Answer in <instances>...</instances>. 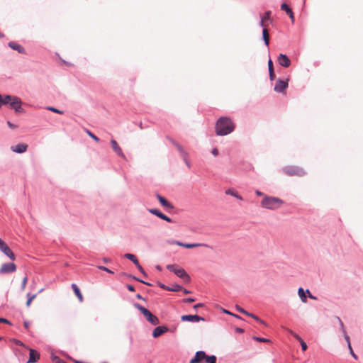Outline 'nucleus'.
<instances>
[{
    "label": "nucleus",
    "mask_w": 363,
    "mask_h": 363,
    "mask_svg": "<svg viewBox=\"0 0 363 363\" xmlns=\"http://www.w3.org/2000/svg\"><path fill=\"white\" fill-rule=\"evenodd\" d=\"M235 125L232 120L228 117H220L216 124V133L218 135H226L232 133Z\"/></svg>",
    "instance_id": "1"
},
{
    "label": "nucleus",
    "mask_w": 363,
    "mask_h": 363,
    "mask_svg": "<svg viewBox=\"0 0 363 363\" xmlns=\"http://www.w3.org/2000/svg\"><path fill=\"white\" fill-rule=\"evenodd\" d=\"M284 201L274 196L264 195L261 201V206L269 210H275L284 204Z\"/></svg>",
    "instance_id": "2"
},
{
    "label": "nucleus",
    "mask_w": 363,
    "mask_h": 363,
    "mask_svg": "<svg viewBox=\"0 0 363 363\" xmlns=\"http://www.w3.org/2000/svg\"><path fill=\"white\" fill-rule=\"evenodd\" d=\"M135 307L137 308L143 313L146 320L151 324L153 325L159 324L160 321L158 318L153 315L149 310L138 303H135Z\"/></svg>",
    "instance_id": "3"
},
{
    "label": "nucleus",
    "mask_w": 363,
    "mask_h": 363,
    "mask_svg": "<svg viewBox=\"0 0 363 363\" xmlns=\"http://www.w3.org/2000/svg\"><path fill=\"white\" fill-rule=\"evenodd\" d=\"M167 268L171 272H173L177 277L182 279L184 282L189 283L191 281L190 277L184 269L174 264H169L167 266Z\"/></svg>",
    "instance_id": "4"
},
{
    "label": "nucleus",
    "mask_w": 363,
    "mask_h": 363,
    "mask_svg": "<svg viewBox=\"0 0 363 363\" xmlns=\"http://www.w3.org/2000/svg\"><path fill=\"white\" fill-rule=\"evenodd\" d=\"M284 172L289 176L301 177L305 174V172L302 168L294 166L286 167L283 169Z\"/></svg>",
    "instance_id": "5"
},
{
    "label": "nucleus",
    "mask_w": 363,
    "mask_h": 363,
    "mask_svg": "<svg viewBox=\"0 0 363 363\" xmlns=\"http://www.w3.org/2000/svg\"><path fill=\"white\" fill-rule=\"evenodd\" d=\"M171 143L176 147L177 150L179 151L180 155L182 156L184 162L187 165L189 168L191 167V164L189 161L188 160V152L184 149V147L179 145L178 143H177L175 140L170 139Z\"/></svg>",
    "instance_id": "6"
},
{
    "label": "nucleus",
    "mask_w": 363,
    "mask_h": 363,
    "mask_svg": "<svg viewBox=\"0 0 363 363\" xmlns=\"http://www.w3.org/2000/svg\"><path fill=\"white\" fill-rule=\"evenodd\" d=\"M0 250L9 257L11 260H14L16 257L9 246L0 239Z\"/></svg>",
    "instance_id": "7"
},
{
    "label": "nucleus",
    "mask_w": 363,
    "mask_h": 363,
    "mask_svg": "<svg viewBox=\"0 0 363 363\" xmlns=\"http://www.w3.org/2000/svg\"><path fill=\"white\" fill-rule=\"evenodd\" d=\"M16 270V266L14 263H6L1 265L0 274H8Z\"/></svg>",
    "instance_id": "8"
},
{
    "label": "nucleus",
    "mask_w": 363,
    "mask_h": 363,
    "mask_svg": "<svg viewBox=\"0 0 363 363\" xmlns=\"http://www.w3.org/2000/svg\"><path fill=\"white\" fill-rule=\"evenodd\" d=\"M288 86V81H284L282 79H278L275 86H274V91L279 93H283L285 89Z\"/></svg>",
    "instance_id": "9"
},
{
    "label": "nucleus",
    "mask_w": 363,
    "mask_h": 363,
    "mask_svg": "<svg viewBox=\"0 0 363 363\" xmlns=\"http://www.w3.org/2000/svg\"><path fill=\"white\" fill-rule=\"evenodd\" d=\"M173 244H175L178 246L184 247L185 248L191 249L198 247H208L206 244L204 243H192V244H187V243H183L179 241H174L172 242Z\"/></svg>",
    "instance_id": "10"
},
{
    "label": "nucleus",
    "mask_w": 363,
    "mask_h": 363,
    "mask_svg": "<svg viewBox=\"0 0 363 363\" xmlns=\"http://www.w3.org/2000/svg\"><path fill=\"white\" fill-rule=\"evenodd\" d=\"M21 100L17 96H13L12 100L9 103L10 107L15 109L16 111H20L21 109Z\"/></svg>",
    "instance_id": "11"
},
{
    "label": "nucleus",
    "mask_w": 363,
    "mask_h": 363,
    "mask_svg": "<svg viewBox=\"0 0 363 363\" xmlns=\"http://www.w3.org/2000/svg\"><path fill=\"white\" fill-rule=\"evenodd\" d=\"M29 350V359L27 363H35L37 362L40 359V353L31 348H28Z\"/></svg>",
    "instance_id": "12"
},
{
    "label": "nucleus",
    "mask_w": 363,
    "mask_h": 363,
    "mask_svg": "<svg viewBox=\"0 0 363 363\" xmlns=\"http://www.w3.org/2000/svg\"><path fill=\"white\" fill-rule=\"evenodd\" d=\"M277 61L281 66L284 67H289L291 65V60L286 55L284 54H279Z\"/></svg>",
    "instance_id": "13"
},
{
    "label": "nucleus",
    "mask_w": 363,
    "mask_h": 363,
    "mask_svg": "<svg viewBox=\"0 0 363 363\" xmlns=\"http://www.w3.org/2000/svg\"><path fill=\"white\" fill-rule=\"evenodd\" d=\"M208 357L203 351H199L196 353L194 357L191 359L189 363H200L203 359Z\"/></svg>",
    "instance_id": "14"
},
{
    "label": "nucleus",
    "mask_w": 363,
    "mask_h": 363,
    "mask_svg": "<svg viewBox=\"0 0 363 363\" xmlns=\"http://www.w3.org/2000/svg\"><path fill=\"white\" fill-rule=\"evenodd\" d=\"M110 143H111V145L113 150L117 154V155H118L119 157H121L125 159V156L123 154V152L122 151V149L118 145V144L116 142V140L112 139Z\"/></svg>",
    "instance_id": "15"
},
{
    "label": "nucleus",
    "mask_w": 363,
    "mask_h": 363,
    "mask_svg": "<svg viewBox=\"0 0 363 363\" xmlns=\"http://www.w3.org/2000/svg\"><path fill=\"white\" fill-rule=\"evenodd\" d=\"M182 321L199 322L204 321V318L197 315H184L181 317Z\"/></svg>",
    "instance_id": "16"
},
{
    "label": "nucleus",
    "mask_w": 363,
    "mask_h": 363,
    "mask_svg": "<svg viewBox=\"0 0 363 363\" xmlns=\"http://www.w3.org/2000/svg\"><path fill=\"white\" fill-rule=\"evenodd\" d=\"M149 211L152 213V214H154L155 216H157V217L160 218L161 219L164 220H166L169 223H171L172 220L170 218H169L168 216H167L166 215L163 214L162 213H161L159 210L157 209H155V208H152V209H149Z\"/></svg>",
    "instance_id": "17"
},
{
    "label": "nucleus",
    "mask_w": 363,
    "mask_h": 363,
    "mask_svg": "<svg viewBox=\"0 0 363 363\" xmlns=\"http://www.w3.org/2000/svg\"><path fill=\"white\" fill-rule=\"evenodd\" d=\"M167 331L168 328L165 326H158L153 330L152 336L154 337H158L159 336L162 335V334L165 333Z\"/></svg>",
    "instance_id": "18"
},
{
    "label": "nucleus",
    "mask_w": 363,
    "mask_h": 363,
    "mask_svg": "<svg viewBox=\"0 0 363 363\" xmlns=\"http://www.w3.org/2000/svg\"><path fill=\"white\" fill-rule=\"evenodd\" d=\"M281 9L284 11L289 15L292 23H294L295 18L291 9L286 4L284 3L281 5Z\"/></svg>",
    "instance_id": "19"
},
{
    "label": "nucleus",
    "mask_w": 363,
    "mask_h": 363,
    "mask_svg": "<svg viewBox=\"0 0 363 363\" xmlns=\"http://www.w3.org/2000/svg\"><path fill=\"white\" fill-rule=\"evenodd\" d=\"M271 11H268L265 12L264 15L262 16L260 26L264 28H267L269 26L268 22L270 21Z\"/></svg>",
    "instance_id": "20"
},
{
    "label": "nucleus",
    "mask_w": 363,
    "mask_h": 363,
    "mask_svg": "<svg viewBox=\"0 0 363 363\" xmlns=\"http://www.w3.org/2000/svg\"><path fill=\"white\" fill-rule=\"evenodd\" d=\"M28 145L23 143H20L16 145L12 146V151L18 153H23L27 150Z\"/></svg>",
    "instance_id": "21"
},
{
    "label": "nucleus",
    "mask_w": 363,
    "mask_h": 363,
    "mask_svg": "<svg viewBox=\"0 0 363 363\" xmlns=\"http://www.w3.org/2000/svg\"><path fill=\"white\" fill-rule=\"evenodd\" d=\"M9 46L14 50L18 51L19 53H25V49L19 44L15 43V42H9Z\"/></svg>",
    "instance_id": "22"
},
{
    "label": "nucleus",
    "mask_w": 363,
    "mask_h": 363,
    "mask_svg": "<svg viewBox=\"0 0 363 363\" xmlns=\"http://www.w3.org/2000/svg\"><path fill=\"white\" fill-rule=\"evenodd\" d=\"M157 198L162 206L167 208H173V206L163 196L158 194L157 195Z\"/></svg>",
    "instance_id": "23"
},
{
    "label": "nucleus",
    "mask_w": 363,
    "mask_h": 363,
    "mask_svg": "<svg viewBox=\"0 0 363 363\" xmlns=\"http://www.w3.org/2000/svg\"><path fill=\"white\" fill-rule=\"evenodd\" d=\"M72 288L75 294V295L77 296L79 302H82L84 301V298H83V296L80 291V289H79V287L77 286V284H72Z\"/></svg>",
    "instance_id": "24"
},
{
    "label": "nucleus",
    "mask_w": 363,
    "mask_h": 363,
    "mask_svg": "<svg viewBox=\"0 0 363 363\" xmlns=\"http://www.w3.org/2000/svg\"><path fill=\"white\" fill-rule=\"evenodd\" d=\"M336 319L337 320V321L340 323V325L341 327V329H342V333L344 335L345 339L346 342H347V345H349V342H350V337L347 334V332H346V330L345 329L344 324H343L342 321L341 320V319L339 317H336Z\"/></svg>",
    "instance_id": "25"
},
{
    "label": "nucleus",
    "mask_w": 363,
    "mask_h": 363,
    "mask_svg": "<svg viewBox=\"0 0 363 363\" xmlns=\"http://www.w3.org/2000/svg\"><path fill=\"white\" fill-rule=\"evenodd\" d=\"M268 67H269V78L271 80H274L275 79V74L274 72L273 62H272V60H270V59L268 61Z\"/></svg>",
    "instance_id": "26"
},
{
    "label": "nucleus",
    "mask_w": 363,
    "mask_h": 363,
    "mask_svg": "<svg viewBox=\"0 0 363 363\" xmlns=\"http://www.w3.org/2000/svg\"><path fill=\"white\" fill-rule=\"evenodd\" d=\"M13 96L6 95L1 96V100H0V107L2 105L9 104L10 101L12 100Z\"/></svg>",
    "instance_id": "27"
},
{
    "label": "nucleus",
    "mask_w": 363,
    "mask_h": 363,
    "mask_svg": "<svg viewBox=\"0 0 363 363\" xmlns=\"http://www.w3.org/2000/svg\"><path fill=\"white\" fill-rule=\"evenodd\" d=\"M225 194L227 195H231L235 198H237L238 199H240V200H242V198L241 196H240L238 194V193L237 191H235L233 189H228L226 191H225Z\"/></svg>",
    "instance_id": "28"
},
{
    "label": "nucleus",
    "mask_w": 363,
    "mask_h": 363,
    "mask_svg": "<svg viewBox=\"0 0 363 363\" xmlns=\"http://www.w3.org/2000/svg\"><path fill=\"white\" fill-rule=\"evenodd\" d=\"M262 37H263V40H264L266 45L268 46L269 44V32H268V30L267 28H263Z\"/></svg>",
    "instance_id": "29"
},
{
    "label": "nucleus",
    "mask_w": 363,
    "mask_h": 363,
    "mask_svg": "<svg viewBox=\"0 0 363 363\" xmlns=\"http://www.w3.org/2000/svg\"><path fill=\"white\" fill-rule=\"evenodd\" d=\"M298 294L300 297V298L301 299V301L303 302V303H306L307 302V298H306V294H305V292L303 291V289L302 288H299L298 290Z\"/></svg>",
    "instance_id": "30"
},
{
    "label": "nucleus",
    "mask_w": 363,
    "mask_h": 363,
    "mask_svg": "<svg viewBox=\"0 0 363 363\" xmlns=\"http://www.w3.org/2000/svg\"><path fill=\"white\" fill-rule=\"evenodd\" d=\"M27 297H28V300L26 302V306L30 307V306L31 305V302L33 301V299L35 298L36 294H30L29 293L27 294Z\"/></svg>",
    "instance_id": "31"
},
{
    "label": "nucleus",
    "mask_w": 363,
    "mask_h": 363,
    "mask_svg": "<svg viewBox=\"0 0 363 363\" xmlns=\"http://www.w3.org/2000/svg\"><path fill=\"white\" fill-rule=\"evenodd\" d=\"M182 289V286H180V285H174L172 287H169V289H167V291H180Z\"/></svg>",
    "instance_id": "32"
},
{
    "label": "nucleus",
    "mask_w": 363,
    "mask_h": 363,
    "mask_svg": "<svg viewBox=\"0 0 363 363\" xmlns=\"http://www.w3.org/2000/svg\"><path fill=\"white\" fill-rule=\"evenodd\" d=\"M248 316L250 317H252V318H254L255 320H256L257 321H258L259 323H260L261 324H263L264 325H267L266 323L261 320L260 318H259L257 315L252 314V313H250V315H247Z\"/></svg>",
    "instance_id": "33"
},
{
    "label": "nucleus",
    "mask_w": 363,
    "mask_h": 363,
    "mask_svg": "<svg viewBox=\"0 0 363 363\" xmlns=\"http://www.w3.org/2000/svg\"><path fill=\"white\" fill-rule=\"evenodd\" d=\"M86 134L90 137L91 138L94 140H95L96 142H99V139L98 137H96L95 135H94L90 130H86Z\"/></svg>",
    "instance_id": "34"
},
{
    "label": "nucleus",
    "mask_w": 363,
    "mask_h": 363,
    "mask_svg": "<svg viewBox=\"0 0 363 363\" xmlns=\"http://www.w3.org/2000/svg\"><path fill=\"white\" fill-rule=\"evenodd\" d=\"M206 361L207 363H216V357L214 355L208 356Z\"/></svg>",
    "instance_id": "35"
},
{
    "label": "nucleus",
    "mask_w": 363,
    "mask_h": 363,
    "mask_svg": "<svg viewBox=\"0 0 363 363\" xmlns=\"http://www.w3.org/2000/svg\"><path fill=\"white\" fill-rule=\"evenodd\" d=\"M253 339L256 341L261 342H269L270 340L263 337H253Z\"/></svg>",
    "instance_id": "36"
},
{
    "label": "nucleus",
    "mask_w": 363,
    "mask_h": 363,
    "mask_svg": "<svg viewBox=\"0 0 363 363\" xmlns=\"http://www.w3.org/2000/svg\"><path fill=\"white\" fill-rule=\"evenodd\" d=\"M48 109L52 111V112H55V113H59V114H63V111L59 110V109H57L54 107H48Z\"/></svg>",
    "instance_id": "37"
},
{
    "label": "nucleus",
    "mask_w": 363,
    "mask_h": 363,
    "mask_svg": "<svg viewBox=\"0 0 363 363\" xmlns=\"http://www.w3.org/2000/svg\"><path fill=\"white\" fill-rule=\"evenodd\" d=\"M27 281H28V278L27 277H25L23 280H22V283H21V289L22 290H24L25 288H26V286L27 284Z\"/></svg>",
    "instance_id": "38"
},
{
    "label": "nucleus",
    "mask_w": 363,
    "mask_h": 363,
    "mask_svg": "<svg viewBox=\"0 0 363 363\" xmlns=\"http://www.w3.org/2000/svg\"><path fill=\"white\" fill-rule=\"evenodd\" d=\"M124 256H125V257L130 259V261H133L136 257L134 255L130 254V253H127Z\"/></svg>",
    "instance_id": "39"
},
{
    "label": "nucleus",
    "mask_w": 363,
    "mask_h": 363,
    "mask_svg": "<svg viewBox=\"0 0 363 363\" xmlns=\"http://www.w3.org/2000/svg\"><path fill=\"white\" fill-rule=\"evenodd\" d=\"M236 309H237L239 312H240V313H243V314H245V315H250V313H248L247 311H245V310H244L243 308H242L240 306H236Z\"/></svg>",
    "instance_id": "40"
},
{
    "label": "nucleus",
    "mask_w": 363,
    "mask_h": 363,
    "mask_svg": "<svg viewBox=\"0 0 363 363\" xmlns=\"http://www.w3.org/2000/svg\"><path fill=\"white\" fill-rule=\"evenodd\" d=\"M98 268L99 269H101V270L106 271V272H108L110 274H113V273L111 270H110L109 269H108L107 267H104V266H98Z\"/></svg>",
    "instance_id": "41"
},
{
    "label": "nucleus",
    "mask_w": 363,
    "mask_h": 363,
    "mask_svg": "<svg viewBox=\"0 0 363 363\" xmlns=\"http://www.w3.org/2000/svg\"><path fill=\"white\" fill-rule=\"evenodd\" d=\"M348 347H349V350H350V354H352V356L354 359H357V355L354 353V352H353V350H352V347H351V344H350V342H349V346H348Z\"/></svg>",
    "instance_id": "42"
},
{
    "label": "nucleus",
    "mask_w": 363,
    "mask_h": 363,
    "mask_svg": "<svg viewBox=\"0 0 363 363\" xmlns=\"http://www.w3.org/2000/svg\"><path fill=\"white\" fill-rule=\"evenodd\" d=\"M300 344L301 345V348L303 351H306L307 350V345L306 343L302 340L300 341Z\"/></svg>",
    "instance_id": "43"
},
{
    "label": "nucleus",
    "mask_w": 363,
    "mask_h": 363,
    "mask_svg": "<svg viewBox=\"0 0 363 363\" xmlns=\"http://www.w3.org/2000/svg\"><path fill=\"white\" fill-rule=\"evenodd\" d=\"M290 333L296 339L298 340L299 342L302 340V339L301 338V337L297 335L296 333H294L293 331H290Z\"/></svg>",
    "instance_id": "44"
},
{
    "label": "nucleus",
    "mask_w": 363,
    "mask_h": 363,
    "mask_svg": "<svg viewBox=\"0 0 363 363\" xmlns=\"http://www.w3.org/2000/svg\"><path fill=\"white\" fill-rule=\"evenodd\" d=\"M13 342L18 345H21V346H23L24 347H26V346L21 341V340H14Z\"/></svg>",
    "instance_id": "45"
},
{
    "label": "nucleus",
    "mask_w": 363,
    "mask_h": 363,
    "mask_svg": "<svg viewBox=\"0 0 363 363\" xmlns=\"http://www.w3.org/2000/svg\"><path fill=\"white\" fill-rule=\"evenodd\" d=\"M137 268L141 272V273H143L145 276H146V274L143 269V268L141 267L140 264H138V266H136Z\"/></svg>",
    "instance_id": "46"
},
{
    "label": "nucleus",
    "mask_w": 363,
    "mask_h": 363,
    "mask_svg": "<svg viewBox=\"0 0 363 363\" xmlns=\"http://www.w3.org/2000/svg\"><path fill=\"white\" fill-rule=\"evenodd\" d=\"M0 323L11 324L9 320H8L7 319L3 318H0Z\"/></svg>",
    "instance_id": "47"
},
{
    "label": "nucleus",
    "mask_w": 363,
    "mask_h": 363,
    "mask_svg": "<svg viewBox=\"0 0 363 363\" xmlns=\"http://www.w3.org/2000/svg\"><path fill=\"white\" fill-rule=\"evenodd\" d=\"M211 152L214 156H217L218 155V150L217 148H213Z\"/></svg>",
    "instance_id": "48"
},
{
    "label": "nucleus",
    "mask_w": 363,
    "mask_h": 363,
    "mask_svg": "<svg viewBox=\"0 0 363 363\" xmlns=\"http://www.w3.org/2000/svg\"><path fill=\"white\" fill-rule=\"evenodd\" d=\"M194 301H195V299L192 298H188L186 299H184V302H186V303H192Z\"/></svg>",
    "instance_id": "49"
},
{
    "label": "nucleus",
    "mask_w": 363,
    "mask_h": 363,
    "mask_svg": "<svg viewBox=\"0 0 363 363\" xmlns=\"http://www.w3.org/2000/svg\"><path fill=\"white\" fill-rule=\"evenodd\" d=\"M158 285L160 286V287H161L162 289H165L167 291V289H169L168 286H165L164 284H161V283H158Z\"/></svg>",
    "instance_id": "50"
},
{
    "label": "nucleus",
    "mask_w": 363,
    "mask_h": 363,
    "mask_svg": "<svg viewBox=\"0 0 363 363\" xmlns=\"http://www.w3.org/2000/svg\"><path fill=\"white\" fill-rule=\"evenodd\" d=\"M127 288L130 291H135V288L132 285H127Z\"/></svg>",
    "instance_id": "51"
},
{
    "label": "nucleus",
    "mask_w": 363,
    "mask_h": 363,
    "mask_svg": "<svg viewBox=\"0 0 363 363\" xmlns=\"http://www.w3.org/2000/svg\"><path fill=\"white\" fill-rule=\"evenodd\" d=\"M255 194H256L257 196H263V197H264V196L265 195V194H264L262 192H261V191H258V190H257V191H255Z\"/></svg>",
    "instance_id": "52"
},
{
    "label": "nucleus",
    "mask_w": 363,
    "mask_h": 363,
    "mask_svg": "<svg viewBox=\"0 0 363 363\" xmlns=\"http://www.w3.org/2000/svg\"><path fill=\"white\" fill-rule=\"evenodd\" d=\"M134 279H136V280H137V281H140V282H142V283H143V284H146V285L151 286V284H150V283H148V282L143 281H142V280H140V279H137V278H135V277H134Z\"/></svg>",
    "instance_id": "53"
},
{
    "label": "nucleus",
    "mask_w": 363,
    "mask_h": 363,
    "mask_svg": "<svg viewBox=\"0 0 363 363\" xmlns=\"http://www.w3.org/2000/svg\"><path fill=\"white\" fill-rule=\"evenodd\" d=\"M203 306V303H198V304H196L194 306V309H197V308H199V307H202Z\"/></svg>",
    "instance_id": "54"
},
{
    "label": "nucleus",
    "mask_w": 363,
    "mask_h": 363,
    "mask_svg": "<svg viewBox=\"0 0 363 363\" xmlns=\"http://www.w3.org/2000/svg\"><path fill=\"white\" fill-rule=\"evenodd\" d=\"M7 124L11 128H15L16 126L15 125H13V123H11L10 121H8L7 122Z\"/></svg>",
    "instance_id": "55"
},
{
    "label": "nucleus",
    "mask_w": 363,
    "mask_h": 363,
    "mask_svg": "<svg viewBox=\"0 0 363 363\" xmlns=\"http://www.w3.org/2000/svg\"><path fill=\"white\" fill-rule=\"evenodd\" d=\"M132 262L135 264V266H138V264H140V263L136 257Z\"/></svg>",
    "instance_id": "56"
},
{
    "label": "nucleus",
    "mask_w": 363,
    "mask_h": 363,
    "mask_svg": "<svg viewBox=\"0 0 363 363\" xmlns=\"http://www.w3.org/2000/svg\"><path fill=\"white\" fill-rule=\"evenodd\" d=\"M306 292L309 294L308 296L312 299H315L316 298L313 296L312 294H311L309 290H307Z\"/></svg>",
    "instance_id": "57"
},
{
    "label": "nucleus",
    "mask_w": 363,
    "mask_h": 363,
    "mask_svg": "<svg viewBox=\"0 0 363 363\" xmlns=\"http://www.w3.org/2000/svg\"><path fill=\"white\" fill-rule=\"evenodd\" d=\"M181 291H183L184 294H189V293H190V291H189L186 290V289H184V288H183V287H182V289Z\"/></svg>",
    "instance_id": "58"
},
{
    "label": "nucleus",
    "mask_w": 363,
    "mask_h": 363,
    "mask_svg": "<svg viewBox=\"0 0 363 363\" xmlns=\"http://www.w3.org/2000/svg\"><path fill=\"white\" fill-rule=\"evenodd\" d=\"M24 326H25L26 328H28V327H29L28 323V322H25L24 323Z\"/></svg>",
    "instance_id": "59"
},
{
    "label": "nucleus",
    "mask_w": 363,
    "mask_h": 363,
    "mask_svg": "<svg viewBox=\"0 0 363 363\" xmlns=\"http://www.w3.org/2000/svg\"><path fill=\"white\" fill-rule=\"evenodd\" d=\"M136 297H137L138 299H142V298H142V296H141V295H140V294H139L136 295Z\"/></svg>",
    "instance_id": "60"
},
{
    "label": "nucleus",
    "mask_w": 363,
    "mask_h": 363,
    "mask_svg": "<svg viewBox=\"0 0 363 363\" xmlns=\"http://www.w3.org/2000/svg\"><path fill=\"white\" fill-rule=\"evenodd\" d=\"M104 262H108V259H104Z\"/></svg>",
    "instance_id": "61"
},
{
    "label": "nucleus",
    "mask_w": 363,
    "mask_h": 363,
    "mask_svg": "<svg viewBox=\"0 0 363 363\" xmlns=\"http://www.w3.org/2000/svg\"><path fill=\"white\" fill-rule=\"evenodd\" d=\"M225 313H228V314H230V312H228V311H225Z\"/></svg>",
    "instance_id": "62"
},
{
    "label": "nucleus",
    "mask_w": 363,
    "mask_h": 363,
    "mask_svg": "<svg viewBox=\"0 0 363 363\" xmlns=\"http://www.w3.org/2000/svg\"><path fill=\"white\" fill-rule=\"evenodd\" d=\"M0 100H1V95L0 94Z\"/></svg>",
    "instance_id": "63"
},
{
    "label": "nucleus",
    "mask_w": 363,
    "mask_h": 363,
    "mask_svg": "<svg viewBox=\"0 0 363 363\" xmlns=\"http://www.w3.org/2000/svg\"><path fill=\"white\" fill-rule=\"evenodd\" d=\"M1 339H2V337H0V340H1Z\"/></svg>",
    "instance_id": "64"
}]
</instances>
